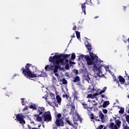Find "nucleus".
Returning <instances> with one entry per match:
<instances>
[{
	"label": "nucleus",
	"mask_w": 129,
	"mask_h": 129,
	"mask_svg": "<svg viewBox=\"0 0 129 129\" xmlns=\"http://www.w3.org/2000/svg\"><path fill=\"white\" fill-rule=\"evenodd\" d=\"M90 56L91 58L88 55H84L81 54L80 55V59H85L87 61V64L88 66L93 65V71L95 73H97V76L99 77L102 75V67H103V63L102 60H98V56H96L95 54L91 52H89Z\"/></svg>",
	"instance_id": "f257e3e1"
},
{
	"label": "nucleus",
	"mask_w": 129,
	"mask_h": 129,
	"mask_svg": "<svg viewBox=\"0 0 129 129\" xmlns=\"http://www.w3.org/2000/svg\"><path fill=\"white\" fill-rule=\"evenodd\" d=\"M70 54H65L64 55L59 54L58 53H55V55L53 56V63L54 66L53 69H54V72H58V69L59 70H63L64 69V65H66V69L69 70V63L70 64H75V62L71 61L69 62V60L65 58H68L70 57Z\"/></svg>",
	"instance_id": "f03ea898"
},
{
	"label": "nucleus",
	"mask_w": 129,
	"mask_h": 129,
	"mask_svg": "<svg viewBox=\"0 0 129 129\" xmlns=\"http://www.w3.org/2000/svg\"><path fill=\"white\" fill-rule=\"evenodd\" d=\"M33 66L30 63H27L25 66V69L22 68V73L25 77L27 78H36L37 77H47V74L44 72H38L34 74V72H32Z\"/></svg>",
	"instance_id": "7ed1b4c3"
},
{
	"label": "nucleus",
	"mask_w": 129,
	"mask_h": 129,
	"mask_svg": "<svg viewBox=\"0 0 129 129\" xmlns=\"http://www.w3.org/2000/svg\"><path fill=\"white\" fill-rule=\"evenodd\" d=\"M107 88H106V87H105L102 91L100 90V89H98L96 90V89H95V87H94V85L92 84L89 86L88 89V93H90L91 92L92 93H93V92H94V91H96V92L95 93L93 94H88L87 98H91V99H96V100H97L98 95H99V94H102V93H104V92L106 91Z\"/></svg>",
	"instance_id": "20e7f679"
},
{
	"label": "nucleus",
	"mask_w": 129,
	"mask_h": 129,
	"mask_svg": "<svg viewBox=\"0 0 129 129\" xmlns=\"http://www.w3.org/2000/svg\"><path fill=\"white\" fill-rule=\"evenodd\" d=\"M45 99L51 106L53 107H58V102L56 100L55 95L52 93H50V98L48 100H47V97H45Z\"/></svg>",
	"instance_id": "39448f33"
},
{
	"label": "nucleus",
	"mask_w": 129,
	"mask_h": 129,
	"mask_svg": "<svg viewBox=\"0 0 129 129\" xmlns=\"http://www.w3.org/2000/svg\"><path fill=\"white\" fill-rule=\"evenodd\" d=\"M71 114L73 116V119L74 121V124H76L77 125L78 123L77 121H78V119H79V115L78 113L76 112V111L75 110V106L74 104H72L71 105Z\"/></svg>",
	"instance_id": "423d86ee"
},
{
	"label": "nucleus",
	"mask_w": 129,
	"mask_h": 129,
	"mask_svg": "<svg viewBox=\"0 0 129 129\" xmlns=\"http://www.w3.org/2000/svg\"><path fill=\"white\" fill-rule=\"evenodd\" d=\"M49 61L50 62V65H47L46 67H45V70L46 71H50V70H53V72L55 74V76L58 77V73H57V72H55L53 67H54V64H55V62H54V57H52V56H50L49 58Z\"/></svg>",
	"instance_id": "0eeeda50"
},
{
	"label": "nucleus",
	"mask_w": 129,
	"mask_h": 129,
	"mask_svg": "<svg viewBox=\"0 0 129 129\" xmlns=\"http://www.w3.org/2000/svg\"><path fill=\"white\" fill-rule=\"evenodd\" d=\"M42 117L44 121H46V122H49L51 121L52 119V117L51 116V113L50 111H47L45 112L42 115Z\"/></svg>",
	"instance_id": "6e6552de"
},
{
	"label": "nucleus",
	"mask_w": 129,
	"mask_h": 129,
	"mask_svg": "<svg viewBox=\"0 0 129 129\" xmlns=\"http://www.w3.org/2000/svg\"><path fill=\"white\" fill-rule=\"evenodd\" d=\"M24 117H25L22 114H18L16 116V118L17 120H18V121H19V123L22 125L25 124V123H26V121H25Z\"/></svg>",
	"instance_id": "1a4fd4ad"
},
{
	"label": "nucleus",
	"mask_w": 129,
	"mask_h": 129,
	"mask_svg": "<svg viewBox=\"0 0 129 129\" xmlns=\"http://www.w3.org/2000/svg\"><path fill=\"white\" fill-rule=\"evenodd\" d=\"M56 124L57 126H64V121L62 119H56Z\"/></svg>",
	"instance_id": "9d476101"
},
{
	"label": "nucleus",
	"mask_w": 129,
	"mask_h": 129,
	"mask_svg": "<svg viewBox=\"0 0 129 129\" xmlns=\"http://www.w3.org/2000/svg\"><path fill=\"white\" fill-rule=\"evenodd\" d=\"M44 111L45 108H44V107H38L36 111V114H42V113H44Z\"/></svg>",
	"instance_id": "9b49d317"
},
{
	"label": "nucleus",
	"mask_w": 129,
	"mask_h": 129,
	"mask_svg": "<svg viewBox=\"0 0 129 129\" xmlns=\"http://www.w3.org/2000/svg\"><path fill=\"white\" fill-rule=\"evenodd\" d=\"M107 125L108 128L110 129H118L117 126L113 122L108 123Z\"/></svg>",
	"instance_id": "f8f14e48"
},
{
	"label": "nucleus",
	"mask_w": 129,
	"mask_h": 129,
	"mask_svg": "<svg viewBox=\"0 0 129 129\" xmlns=\"http://www.w3.org/2000/svg\"><path fill=\"white\" fill-rule=\"evenodd\" d=\"M40 114H35L34 116L36 117V119L37 121H43V119L42 117L40 116Z\"/></svg>",
	"instance_id": "ddd939ff"
},
{
	"label": "nucleus",
	"mask_w": 129,
	"mask_h": 129,
	"mask_svg": "<svg viewBox=\"0 0 129 129\" xmlns=\"http://www.w3.org/2000/svg\"><path fill=\"white\" fill-rule=\"evenodd\" d=\"M86 3H84L82 4V11L84 12V15H86V6H85Z\"/></svg>",
	"instance_id": "4468645a"
},
{
	"label": "nucleus",
	"mask_w": 129,
	"mask_h": 129,
	"mask_svg": "<svg viewBox=\"0 0 129 129\" xmlns=\"http://www.w3.org/2000/svg\"><path fill=\"white\" fill-rule=\"evenodd\" d=\"M86 47L87 48L88 51H91V45L88 43V42H85Z\"/></svg>",
	"instance_id": "2eb2a0df"
},
{
	"label": "nucleus",
	"mask_w": 129,
	"mask_h": 129,
	"mask_svg": "<svg viewBox=\"0 0 129 129\" xmlns=\"http://www.w3.org/2000/svg\"><path fill=\"white\" fill-rule=\"evenodd\" d=\"M85 80L88 83H91V79L89 77V75H87L85 77Z\"/></svg>",
	"instance_id": "dca6fc26"
},
{
	"label": "nucleus",
	"mask_w": 129,
	"mask_h": 129,
	"mask_svg": "<svg viewBox=\"0 0 129 129\" xmlns=\"http://www.w3.org/2000/svg\"><path fill=\"white\" fill-rule=\"evenodd\" d=\"M52 80L53 85H57V83H58V81H57L56 78H55L54 77H52Z\"/></svg>",
	"instance_id": "f3484780"
},
{
	"label": "nucleus",
	"mask_w": 129,
	"mask_h": 129,
	"mask_svg": "<svg viewBox=\"0 0 129 129\" xmlns=\"http://www.w3.org/2000/svg\"><path fill=\"white\" fill-rule=\"evenodd\" d=\"M82 105L84 106V108L85 109H87L88 110H89V109H91V108H92V107H88V106H87V104L84 103H82Z\"/></svg>",
	"instance_id": "a211bd4d"
},
{
	"label": "nucleus",
	"mask_w": 129,
	"mask_h": 129,
	"mask_svg": "<svg viewBox=\"0 0 129 129\" xmlns=\"http://www.w3.org/2000/svg\"><path fill=\"white\" fill-rule=\"evenodd\" d=\"M56 99L57 100L56 102H58V104H59V105L61 104V101H62V99H61L60 96H59V95L56 96Z\"/></svg>",
	"instance_id": "6ab92c4d"
},
{
	"label": "nucleus",
	"mask_w": 129,
	"mask_h": 129,
	"mask_svg": "<svg viewBox=\"0 0 129 129\" xmlns=\"http://www.w3.org/2000/svg\"><path fill=\"white\" fill-rule=\"evenodd\" d=\"M66 121L70 125H71L72 126H74L73 123L71 121H70V120L69 118H66Z\"/></svg>",
	"instance_id": "aec40b11"
},
{
	"label": "nucleus",
	"mask_w": 129,
	"mask_h": 129,
	"mask_svg": "<svg viewBox=\"0 0 129 129\" xmlns=\"http://www.w3.org/2000/svg\"><path fill=\"white\" fill-rule=\"evenodd\" d=\"M122 126V129H129V126H127V124L125 122H123Z\"/></svg>",
	"instance_id": "412c9836"
},
{
	"label": "nucleus",
	"mask_w": 129,
	"mask_h": 129,
	"mask_svg": "<svg viewBox=\"0 0 129 129\" xmlns=\"http://www.w3.org/2000/svg\"><path fill=\"white\" fill-rule=\"evenodd\" d=\"M115 123L116 125H117V126L119 127V126H120V124H121V121H120V120H119V119H117L115 120Z\"/></svg>",
	"instance_id": "4be33fe9"
},
{
	"label": "nucleus",
	"mask_w": 129,
	"mask_h": 129,
	"mask_svg": "<svg viewBox=\"0 0 129 129\" xmlns=\"http://www.w3.org/2000/svg\"><path fill=\"white\" fill-rule=\"evenodd\" d=\"M119 81H120L121 84H123L124 83V79L121 76L119 77Z\"/></svg>",
	"instance_id": "5701e85b"
},
{
	"label": "nucleus",
	"mask_w": 129,
	"mask_h": 129,
	"mask_svg": "<svg viewBox=\"0 0 129 129\" xmlns=\"http://www.w3.org/2000/svg\"><path fill=\"white\" fill-rule=\"evenodd\" d=\"M108 105H109V101H106L104 102L103 104V107H106L107 106H108Z\"/></svg>",
	"instance_id": "b1692460"
},
{
	"label": "nucleus",
	"mask_w": 129,
	"mask_h": 129,
	"mask_svg": "<svg viewBox=\"0 0 129 129\" xmlns=\"http://www.w3.org/2000/svg\"><path fill=\"white\" fill-rule=\"evenodd\" d=\"M106 71H107V72H108L109 73H110L111 75H112V73H111V71H110L109 69V67L108 66H104V67Z\"/></svg>",
	"instance_id": "393cba45"
},
{
	"label": "nucleus",
	"mask_w": 129,
	"mask_h": 129,
	"mask_svg": "<svg viewBox=\"0 0 129 129\" xmlns=\"http://www.w3.org/2000/svg\"><path fill=\"white\" fill-rule=\"evenodd\" d=\"M99 117H100L101 119H103L104 118V115L101 111L99 112Z\"/></svg>",
	"instance_id": "a878e982"
},
{
	"label": "nucleus",
	"mask_w": 129,
	"mask_h": 129,
	"mask_svg": "<svg viewBox=\"0 0 129 129\" xmlns=\"http://www.w3.org/2000/svg\"><path fill=\"white\" fill-rule=\"evenodd\" d=\"M78 81H80V78L78 76L76 77L74 80V82H78Z\"/></svg>",
	"instance_id": "bb28decb"
},
{
	"label": "nucleus",
	"mask_w": 129,
	"mask_h": 129,
	"mask_svg": "<svg viewBox=\"0 0 129 129\" xmlns=\"http://www.w3.org/2000/svg\"><path fill=\"white\" fill-rule=\"evenodd\" d=\"M76 34L77 35V38L80 41V32L78 31H76Z\"/></svg>",
	"instance_id": "cd10ccee"
},
{
	"label": "nucleus",
	"mask_w": 129,
	"mask_h": 129,
	"mask_svg": "<svg viewBox=\"0 0 129 129\" xmlns=\"http://www.w3.org/2000/svg\"><path fill=\"white\" fill-rule=\"evenodd\" d=\"M30 108H31L32 109H34V110L37 109V106L35 104L31 105L30 107Z\"/></svg>",
	"instance_id": "c85d7f7f"
},
{
	"label": "nucleus",
	"mask_w": 129,
	"mask_h": 129,
	"mask_svg": "<svg viewBox=\"0 0 129 129\" xmlns=\"http://www.w3.org/2000/svg\"><path fill=\"white\" fill-rule=\"evenodd\" d=\"M113 77L114 78V81H115L118 85V86H119V82H118V80L117 79H116V77H115V76H113Z\"/></svg>",
	"instance_id": "c756f323"
},
{
	"label": "nucleus",
	"mask_w": 129,
	"mask_h": 129,
	"mask_svg": "<svg viewBox=\"0 0 129 129\" xmlns=\"http://www.w3.org/2000/svg\"><path fill=\"white\" fill-rule=\"evenodd\" d=\"M21 100L22 101V105H25V104H26L27 101L26 100H25V99H24V98H21Z\"/></svg>",
	"instance_id": "7c9ffc66"
},
{
	"label": "nucleus",
	"mask_w": 129,
	"mask_h": 129,
	"mask_svg": "<svg viewBox=\"0 0 129 129\" xmlns=\"http://www.w3.org/2000/svg\"><path fill=\"white\" fill-rule=\"evenodd\" d=\"M124 111V108H120V110H119V113L121 114H122Z\"/></svg>",
	"instance_id": "2f4dec72"
},
{
	"label": "nucleus",
	"mask_w": 129,
	"mask_h": 129,
	"mask_svg": "<svg viewBox=\"0 0 129 129\" xmlns=\"http://www.w3.org/2000/svg\"><path fill=\"white\" fill-rule=\"evenodd\" d=\"M75 58H76V55H75V53H73L72 54L71 59L74 60V59H75Z\"/></svg>",
	"instance_id": "473e14b6"
},
{
	"label": "nucleus",
	"mask_w": 129,
	"mask_h": 129,
	"mask_svg": "<svg viewBox=\"0 0 129 129\" xmlns=\"http://www.w3.org/2000/svg\"><path fill=\"white\" fill-rule=\"evenodd\" d=\"M63 84H67V80H66L65 79H63L61 81Z\"/></svg>",
	"instance_id": "72a5a7b5"
},
{
	"label": "nucleus",
	"mask_w": 129,
	"mask_h": 129,
	"mask_svg": "<svg viewBox=\"0 0 129 129\" xmlns=\"http://www.w3.org/2000/svg\"><path fill=\"white\" fill-rule=\"evenodd\" d=\"M90 116L91 119H94V115L93 114L91 113Z\"/></svg>",
	"instance_id": "f704fd0d"
},
{
	"label": "nucleus",
	"mask_w": 129,
	"mask_h": 129,
	"mask_svg": "<svg viewBox=\"0 0 129 129\" xmlns=\"http://www.w3.org/2000/svg\"><path fill=\"white\" fill-rule=\"evenodd\" d=\"M56 117H57L58 118H60V117H61V114L58 113V114H56Z\"/></svg>",
	"instance_id": "c9c22d12"
},
{
	"label": "nucleus",
	"mask_w": 129,
	"mask_h": 129,
	"mask_svg": "<svg viewBox=\"0 0 129 129\" xmlns=\"http://www.w3.org/2000/svg\"><path fill=\"white\" fill-rule=\"evenodd\" d=\"M93 105H96L97 103L95 100H93L92 102Z\"/></svg>",
	"instance_id": "e433bc0d"
},
{
	"label": "nucleus",
	"mask_w": 129,
	"mask_h": 129,
	"mask_svg": "<svg viewBox=\"0 0 129 129\" xmlns=\"http://www.w3.org/2000/svg\"><path fill=\"white\" fill-rule=\"evenodd\" d=\"M102 111H103V113H105V114L107 113V110L105 109H103Z\"/></svg>",
	"instance_id": "4c0bfd02"
},
{
	"label": "nucleus",
	"mask_w": 129,
	"mask_h": 129,
	"mask_svg": "<svg viewBox=\"0 0 129 129\" xmlns=\"http://www.w3.org/2000/svg\"><path fill=\"white\" fill-rule=\"evenodd\" d=\"M28 107L26 106V107H25L24 108H23V111H26V110H28Z\"/></svg>",
	"instance_id": "58836bf2"
},
{
	"label": "nucleus",
	"mask_w": 129,
	"mask_h": 129,
	"mask_svg": "<svg viewBox=\"0 0 129 129\" xmlns=\"http://www.w3.org/2000/svg\"><path fill=\"white\" fill-rule=\"evenodd\" d=\"M77 96V95H78V92H77V91H75L74 93V96Z\"/></svg>",
	"instance_id": "ea45409f"
},
{
	"label": "nucleus",
	"mask_w": 129,
	"mask_h": 129,
	"mask_svg": "<svg viewBox=\"0 0 129 129\" xmlns=\"http://www.w3.org/2000/svg\"><path fill=\"white\" fill-rule=\"evenodd\" d=\"M77 29V27L76 26H74V27L73 28V30L74 31H76Z\"/></svg>",
	"instance_id": "a19ab883"
},
{
	"label": "nucleus",
	"mask_w": 129,
	"mask_h": 129,
	"mask_svg": "<svg viewBox=\"0 0 129 129\" xmlns=\"http://www.w3.org/2000/svg\"><path fill=\"white\" fill-rule=\"evenodd\" d=\"M103 128V125H100L98 126V129H102Z\"/></svg>",
	"instance_id": "79ce46f5"
},
{
	"label": "nucleus",
	"mask_w": 129,
	"mask_h": 129,
	"mask_svg": "<svg viewBox=\"0 0 129 129\" xmlns=\"http://www.w3.org/2000/svg\"><path fill=\"white\" fill-rule=\"evenodd\" d=\"M78 97H77V96L75 95L74 96V99H76V100H78Z\"/></svg>",
	"instance_id": "37998d69"
},
{
	"label": "nucleus",
	"mask_w": 129,
	"mask_h": 129,
	"mask_svg": "<svg viewBox=\"0 0 129 129\" xmlns=\"http://www.w3.org/2000/svg\"><path fill=\"white\" fill-rule=\"evenodd\" d=\"M73 38H75V34H73V35L72 36Z\"/></svg>",
	"instance_id": "c03bdc74"
},
{
	"label": "nucleus",
	"mask_w": 129,
	"mask_h": 129,
	"mask_svg": "<svg viewBox=\"0 0 129 129\" xmlns=\"http://www.w3.org/2000/svg\"><path fill=\"white\" fill-rule=\"evenodd\" d=\"M105 97V95H101V97H102V98H103L104 97Z\"/></svg>",
	"instance_id": "a18cd8bd"
},
{
	"label": "nucleus",
	"mask_w": 129,
	"mask_h": 129,
	"mask_svg": "<svg viewBox=\"0 0 129 129\" xmlns=\"http://www.w3.org/2000/svg\"><path fill=\"white\" fill-rule=\"evenodd\" d=\"M99 17V16L95 17V19H97V18H98Z\"/></svg>",
	"instance_id": "49530a36"
},
{
	"label": "nucleus",
	"mask_w": 129,
	"mask_h": 129,
	"mask_svg": "<svg viewBox=\"0 0 129 129\" xmlns=\"http://www.w3.org/2000/svg\"><path fill=\"white\" fill-rule=\"evenodd\" d=\"M127 80H129V76L127 77Z\"/></svg>",
	"instance_id": "de8ad7c7"
},
{
	"label": "nucleus",
	"mask_w": 129,
	"mask_h": 129,
	"mask_svg": "<svg viewBox=\"0 0 129 129\" xmlns=\"http://www.w3.org/2000/svg\"><path fill=\"white\" fill-rule=\"evenodd\" d=\"M76 71V74H77V73H78V71Z\"/></svg>",
	"instance_id": "09e8293b"
},
{
	"label": "nucleus",
	"mask_w": 129,
	"mask_h": 129,
	"mask_svg": "<svg viewBox=\"0 0 129 129\" xmlns=\"http://www.w3.org/2000/svg\"><path fill=\"white\" fill-rule=\"evenodd\" d=\"M91 101L90 100H88V102H90Z\"/></svg>",
	"instance_id": "8fccbe9b"
},
{
	"label": "nucleus",
	"mask_w": 129,
	"mask_h": 129,
	"mask_svg": "<svg viewBox=\"0 0 129 129\" xmlns=\"http://www.w3.org/2000/svg\"><path fill=\"white\" fill-rule=\"evenodd\" d=\"M53 129H57V128H56V127H53Z\"/></svg>",
	"instance_id": "3c124183"
},
{
	"label": "nucleus",
	"mask_w": 129,
	"mask_h": 129,
	"mask_svg": "<svg viewBox=\"0 0 129 129\" xmlns=\"http://www.w3.org/2000/svg\"><path fill=\"white\" fill-rule=\"evenodd\" d=\"M126 76H127V74L125 73Z\"/></svg>",
	"instance_id": "603ef678"
},
{
	"label": "nucleus",
	"mask_w": 129,
	"mask_h": 129,
	"mask_svg": "<svg viewBox=\"0 0 129 129\" xmlns=\"http://www.w3.org/2000/svg\"><path fill=\"white\" fill-rule=\"evenodd\" d=\"M43 127H45V125L43 124Z\"/></svg>",
	"instance_id": "864d4df0"
},
{
	"label": "nucleus",
	"mask_w": 129,
	"mask_h": 129,
	"mask_svg": "<svg viewBox=\"0 0 129 129\" xmlns=\"http://www.w3.org/2000/svg\"><path fill=\"white\" fill-rule=\"evenodd\" d=\"M40 126H41V125H39V126H38V127H40Z\"/></svg>",
	"instance_id": "5fc2aeb1"
},
{
	"label": "nucleus",
	"mask_w": 129,
	"mask_h": 129,
	"mask_svg": "<svg viewBox=\"0 0 129 129\" xmlns=\"http://www.w3.org/2000/svg\"><path fill=\"white\" fill-rule=\"evenodd\" d=\"M103 129H106V127H104Z\"/></svg>",
	"instance_id": "6e6d98bb"
},
{
	"label": "nucleus",
	"mask_w": 129,
	"mask_h": 129,
	"mask_svg": "<svg viewBox=\"0 0 129 129\" xmlns=\"http://www.w3.org/2000/svg\"><path fill=\"white\" fill-rule=\"evenodd\" d=\"M98 121H99V119H98Z\"/></svg>",
	"instance_id": "4d7b16f0"
},
{
	"label": "nucleus",
	"mask_w": 129,
	"mask_h": 129,
	"mask_svg": "<svg viewBox=\"0 0 129 129\" xmlns=\"http://www.w3.org/2000/svg\"><path fill=\"white\" fill-rule=\"evenodd\" d=\"M51 55H53V53H52Z\"/></svg>",
	"instance_id": "13d9d810"
}]
</instances>
